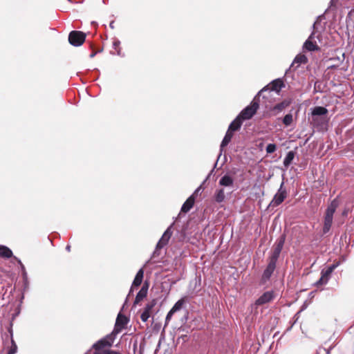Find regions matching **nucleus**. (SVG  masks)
Returning <instances> with one entry per match:
<instances>
[{
	"label": "nucleus",
	"mask_w": 354,
	"mask_h": 354,
	"mask_svg": "<svg viewBox=\"0 0 354 354\" xmlns=\"http://www.w3.org/2000/svg\"><path fill=\"white\" fill-rule=\"evenodd\" d=\"M286 241V235L282 234L273 245V250L281 253Z\"/></svg>",
	"instance_id": "20"
},
{
	"label": "nucleus",
	"mask_w": 354,
	"mask_h": 354,
	"mask_svg": "<svg viewBox=\"0 0 354 354\" xmlns=\"http://www.w3.org/2000/svg\"><path fill=\"white\" fill-rule=\"evenodd\" d=\"M283 183L281 184L280 188L278 189L277 194L274 196L273 199L270 203V206L277 207L281 204L288 196L287 191L283 188Z\"/></svg>",
	"instance_id": "6"
},
{
	"label": "nucleus",
	"mask_w": 354,
	"mask_h": 354,
	"mask_svg": "<svg viewBox=\"0 0 354 354\" xmlns=\"http://www.w3.org/2000/svg\"><path fill=\"white\" fill-rule=\"evenodd\" d=\"M120 41L118 39H114L113 41V49L111 50V53L112 55H121V48H120Z\"/></svg>",
	"instance_id": "24"
},
{
	"label": "nucleus",
	"mask_w": 354,
	"mask_h": 354,
	"mask_svg": "<svg viewBox=\"0 0 354 354\" xmlns=\"http://www.w3.org/2000/svg\"><path fill=\"white\" fill-rule=\"evenodd\" d=\"M86 35L79 30H73L68 35V42L74 46L82 45L86 39Z\"/></svg>",
	"instance_id": "5"
},
{
	"label": "nucleus",
	"mask_w": 354,
	"mask_h": 354,
	"mask_svg": "<svg viewBox=\"0 0 354 354\" xmlns=\"http://www.w3.org/2000/svg\"><path fill=\"white\" fill-rule=\"evenodd\" d=\"M232 137H233V133L231 132L230 131L227 130V131L226 132V134L221 144V150L230 142Z\"/></svg>",
	"instance_id": "25"
},
{
	"label": "nucleus",
	"mask_w": 354,
	"mask_h": 354,
	"mask_svg": "<svg viewBox=\"0 0 354 354\" xmlns=\"http://www.w3.org/2000/svg\"><path fill=\"white\" fill-rule=\"evenodd\" d=\"M95 53H92V54L91 55V57H94V56H95Z\"/></svg>",
	"instance_id": "42"
},
{
	"label": "nucleus",
	"mask_w": 354,
	"mask_h": 354,
	"mask_svg": "<svg viewBox=\"0 0 354 354\" xmlns=\"http://www.w3.org/2000/svg\"><path fill=\"white\" fill-rule=\"evenodd\" d=\"M14 258L17 260V263L19 264L20 267H21V264H23V263H22V262L21 261V260H20V259H17V257H15Z\"/></svg>",
	"instance_id": "40"
},
{
	"label": "nucleus",
	"mask_w": 354,
	"mask_h": 354,
	"mask_svg": "<svg viewBox=\"0 0 354 354\" xmlns=\"http://www.w3.org/2000/svg\"><path fill=\"white\" fill-rule=\"evenodd\" d=\"M171 232L169 229H167L164 232V234H162L161 239L158 242V243L156 245V250L161 249L164 246H165L168 243V242H169V239L171 238Z\"/></svg>",
	"instance_id": "14"
},
{
	"label": "nucleus",
	"mask_w": 354,
	"mask_h": 354,
	"mask_svg": "<svg viewBox=\"0 0 354 354\" xmlns=\"http://www.w3.org/2000/svg\"><path fill=\"white\" fill-rule=\"evenodd\" d=\"M328 113L327 109L323 106H315L312 111V123L315 126H319L324 122L325 118L323 117Z\"/></svg>",
	"instance_id": "3"
},
{
	"label": "nucleus",
	"mask_w": 354,
	"mask_h": 354,
	"mask_svg": "<svg viewBox=\"0 0 354 354\" xmlns=\"http://www.w3.org/2000/svg\"><path fill=\"white\" fill-rule=\"evenodd\" d=\"M259 108V100L255 97L250 104L243 109L238 115L243 121L251 119Z\"/></svg>",
	"instance_id": "1"
},
{
	"label": "nucleus",
	"mask_w": 354,
	"mask_h": 354,
	"mask_svg": "<svg viewBox=\"0 0 354 354\" xmlns=\"http://www.w3.org/2000/svg\"><path fill=\"white\" fill-rule=\"evenodd\" d=\"M234 184V179L230 176L225 174L219 180V185L223 187H231Z\"/></svg>",
	"instance_id": "19"
},
{
	"label": "nucleus",
	"mask_w": 354,
	"mask_h": 354,
	"mask_svg": "<svg viewBox=\"0 0 354 354\" xmlns=\"http://www.w3.org/2000/svg\"><path fill=\"white\" fill-rule=\"evenodd\" d=\"M150 315H151L150 313L143 310V312L142 313V314L140 315L141 320L144 322H146L148 320V319L149 318Z\"/></svg>",
	"instance_id": "32"
},
{
	"label": "nucleus",
	"mask_w": 354,
	"mask_h": 354,
	"mask_svg": "<svg viewBox=\"0 0 354 354\" xmlns=\"http://www.w3.org/2000/svg\"><path fill=\"white\" fill-rule=\"evenodd\" d=\"M17 351V346L13 339H11V346L10 347L8 354H15Z\"/></svg>",
	"instance_id": "30"
},
{
	"label": "nucleus",
	"mask_w": 354,
	"mask_h": 354,
	"mask_svg": "<svg viewBox=\"0 0 354 354\" xmlns=\"http://www.w3.org/2000/svg\"><path fill=\"white\" fill-rule=\"evenodd\" d=\"M187 301V297H182L180 299H179L174 305V306L171 308V309L173 310V311H174L175 313L180 310L182 308H183V306L184 305V304Z\"/></svg>",
	"instance_id": "26"
},
{
	"label": "nucleus",
	"mask_w": 354,
	"mask_h": 354,
	"mask_svg": "<svg viewBox=\"0 0 354 354\" xmlns=\"http://www.w3.org/2000/svg\"><path fill=\"white\" fill-rule=\"evenodd\" d=\"M113 343V338L111 335H106L104 338H102L97 341L93 345L94 349L93 353H100L104 351H106L109 347H111Z\"/></svg>",
	"instance_id": "4"
},
{
	"label": "nucleus",
	"mask_w": 354,
	"mask_h": 354,
	"mask_svg": "<svg viewBox=\"0 0 354 354\" xmlns=\"http://www.w3.org/2000/svg\"><path fill=\"white\" fill-rule=\"evenodd\" d=\"M276 264L275 263H273L272 261H268V264L263 271V273L261 277V282L263 283H266L271 277L272 274H273L275 268H276Z\"/></svg>",
	"instance_id": "12"
},
{
	"label": "nucleus",
	"mask_w": 354,
	"mask_h": 354,
	"mask_svg": "<svg viewBox=\"0 0 354 354\" xmlns=\"http://www.w3.org/2000/svg\"><path fill=\"white\" fill-rule=\"evenodd\" d=\"M335 268L336 265H332L328 267L326 270H323L322 271V276L320 279L316 283L317 286H319L326 284L328 282L331 273L333 272Z\"/></svg>",
	"instance_id": "10"
},
{
	"label": "nucleus",
	"mask_w": 354,
	"mask_h": 354,
	"mask_svg": "<svg viewBox=\"0 0 354 354\" xmlns=\"http://www.w3.org/2000/svg\"><path fill=\"white\" fill-rule=\"evenodd\" d=\"M279 255L280 253L279 252H277L274 250H273L271 256L269 257V261L277 263Z\"/></svg>",
	"instance_id": "29"
},
{
	"label": "nucleus",
	"mask_w": 354,
	"mask_h": 354,
	"mask_svg": "<svg viewBox=\"0 0 354 354\" xmlns=\"http://www.w3.org/2000/svg\"><path fill=\"white\" fill-rule=\"evenodd\" d=\"M225 198V192L223 189H216L214 193V200L216 202L220 203L224 201Z\"/></svg>",
	"instance_id": "23"
},
{
	"label": "nucleus",
	"mask_w": 354,
	"mask_h": 354,
	"mask_svg": "<svg viewBox=\"0 0 354 354\" xmlns=\"http://www.w3.org/2000/svg\"><path fill=\"white\" fill-rule=\"evenodd\" d=\"M148 288L149 284L147 281H145L136 297L134 305L139 304L144 298L147 297Z\"/></svg>",
	"instance_id": "13"
},
{
	"label": "nucleus",
	"mask_w": 354,
	"mask_h": 354,
	"mask_svg": "<svg viewBox=\"0 0 354 354\" xmlns=\"http://www.w3.org/2000/svg\"><path fill=\"white\" fill-rule=\"evenodd\" d=\"M294 157H295V152L292 151H290L286 158H284V160H283V165L286 167H288L292 162V160L294 159Z\"/></svg>",
	"instance_id": "27"
},
{
	"label": "nucleus",
	"mask_w": 354,
	"mask_h": 354,
	"mask_svg": "<svg viewBox=\"0 0 354 354\" xmlns=\"http://www.w3.org/2000/svg\"><path fill=\"white\" fill-rule=\"evenodd\" d=\"M277 149V146L275 144H268L266 147V152L268 153H274Z\"/></svg>",
	"instance_id": "31"
},
{
	"label": "nucleus",
	"mask_w": 354,
	"mask_h": 354,
	"mask_svg": "<svg viewBox=\"0 0 354 354\" xmlns=\"http://www.w3.org/2000/svg\"><path fill=\"white\" fill-rule=\"evenodd\" d=\"M242 123L243 120L237 116L230 124L228 131L233 133V131L239 130L241 128Z\"/></svg>",
	"instance_id": "18"
},
{
	"label": "nucleus",
	"mask_w": 354,
	"mask_h": 354,
	"mask_svg": "<svg viewBox=\"0 0 354 354\" xmlns=\"http://www.w3.org/2000/svg\"><path fill=\"white\" fill-rule=\"evenodd\" d=\"M93 354H100V353H93ZM100 354H121V353L120 351L106 349V351L101 352Z\"/></svg>",
	"instance_id": "34"
},
{
	"label": "nucleus",
	"mask_w": 354,
	"mask_h": 354,
	"mask_svg": "<svg viewBox=\"0 0 354 354\" xmlns=\"http://www.w3.org/2000/svg\"><path fill=\"white\" fill-rule=\"evenodd\" d=\"M155 304H155L154 300L150 303H148L147 304H146L144 310L151 313V311L152 308H153V306H155Z\"/></svg>",
	"instance_id": "33"
},
{
	"label": "nucleus",
	"mask_w": 354,
	"mask_h": 354,
	"mask_svg": "<svg viewBox=\"0 0 354 354\" xmlns=\"http://www.w3.org/2000/svg\"><path fill=\"white\" fill-rule=\"evenodd\" d=\"M284 86L283 82L281 79H276L271 82L269 84H268L266 86H265L263 88H262L258 93V95H260L264 91H276L277 93H279L281 89Z\"/></svg>",
	"instance_id": "7"
},
{
	"label": "nucleus",
	"mask_w": 354,
	"mask_h": 354,
	"mask_svg": "<svg viewBox=\"0 0 354 354\" xmlns=\"http://www.w3.org/2000/svg\"><path fill=\"white\" fill-rule=\"evenodd\" d=\"M333 346H331L328 348H320L319 350L323 349V351L325 352V354H330L331 350L333 349Z\"/></svg>",
	"instance_id": "36"
},
{
	"label": "nucleus",
	"mask_w": 354,
	"mask_h": 354,
	"mask_svg": "<svg viewBox=\"0 0 354 354\" xmlns=\"http://www.w3.org/2000/svg\"><path fill=\"white\" fill-rule=\"evenodd\" d=\"M274 298V293L273 291L265 292L261 296H260L252 305V306H258L266 304L272 301Z\"/></svg>",
	"instance_id": "8"
},
{
	"label": "nucleus",
	"mask_w": 354,
	"mask_h": 354,
	"mask_svg": "<svg viewBox=\"0 0 354 354\" xmlns=\"http://www.w3.org/2000/svg\"><path fill=\"white\" fill-rule=\"evenodd\" d=\"M66 250L68 252H70V251H71V245H68L66 247Z\"/></svg>",
	"instance_id": "41"
},
{
	"label": "nucleus",
	"mask_w": 354,
	"mask_h": 354,
	"mask_svg": "<svg viewBox=\"0 0 354 354\" xmlns=\"http://www.w3.org/2000/svg\"><path fill=\"white\" fill-rule=\"evenodd\" d=\"M293 121V117L291 113L286 114L283 118V123L286 126H290Z\"/></svg>",
	"instance_id": "28"
},
{
	"label": "nucleus",
	"mask_w": 354,
	"mask_h": 354,
	"mask_svg": "<svg viewBox=\"0 0 354 354\" xmlns=\"http://www.w3.org/2000/svg\"><path fill=\"white\" fill-rule=\"evenodd\" d=\"M307 62H308V58L306 57V56L303 54H299L295 57V58L292 64V66L293 67L295 64H297L296 68H297L301 64H306Z\"/></svg>",
	"instance_id": "21"
},
{
	"label": "nucleus",
	"mask_w": 354,
	"mask_h": 354,
	"mask_svg": "<svg viewBox=\"0 0 354 354\" xmlns=\"http://www.w3.org/2000/svg\"><path fill=\"white\" fill-rule=\"evenodd\" d=\"M290 104V101L288 100H284L280 103L277 104L276 105L270 108L269 111L272 115H277L281 111H283L286 108L289 106Z\"/></svg>",
	"instance_id": "11"
},
{
	"label": "nucleus",
	"mask_w": 354,
	"mask_h": 354,
	"mask_svg": "<svg viewBox=\"0 0 354 354\" xmlns=\"http://www.w3.org/2000/svg\"><path fill=\"white\" fill-rule=\"evenodd\" d=\"M21 268L22 274H23L24 277H25L26 276L27 273H26V268H25V266L24 264H21Z\"/></svg>",
	"instance_id": "37"
},
{
	"label": "nucleus",
	"mask_w": 354,
	"mask_h": 354,
	"mask_svg": "<svg viewBox=\"0 0 354 354\" xmlns=\"http://www.w3.org/2000/svg\"><path fill=\"white\" fill-rule=\"evenodd\" d=\"M175 313L174 311H173L172 309H171L169 313H167V317H166V323H167L171 319V317L172 315Z\"/></svg>",
	"instance_id": "35"
},
{
	"label": "nucleus",
	"mask_w": 354,
	"mask_h": 354,
	"mask_svg": "<svg viewBox=\"0 0 354 354\" xmlns=\"http://www.w3.org/2000/svg\"><path fill=\"white\" fill-rule=\"evenodd\" d=\"M128 322L129 319L125 315L119 313L116 319L113 332L115 333H120L122 329H124L126 327L127 324H128Z\"/></svg>",
	"instance_id": "9"
},
{
	"label": "nucleus",
	"mask_w": 354,
	"mask_h": 354,
	"mask_svg": "<svg viewBox=\"0 0 354 354\" xmlns=\"http://www.w3.org/2000/svg\"><path fill=\"white\" fill-rule=\"evenodd\" d=\"M144 277V271L143 269H140L137 272L135 279L133 281L132 286L131 288L130 292L132 291L133 287H138L142 283V279Z\"/></svg>",
	"instance_id": "16"
},
{
	"label": "nucleus",
	"mask_w": 354,
	"mask_h": 354,
	"mask_svg": "<svg viewBox=\"0 0 354 354\" xmlns=\"http://www.w3.org/2000/svg\"><path fill=\"white\" fill-rule=\"evenodd\" d=\"M337 205L335 202H332L331 204L327 207L325 216L324 223L323 227V233L326 234L330 229L333 223V214L336 210Z\"/></svg>",
	"instance_id": "2"
},
{
	"label": "nucleus",
	"mask_w": 354,
	"mask_h": 354,
	"mask_svg": "<svg viewBox=\"0 0 354 354\" xmlns=\"http://www.w3.org/2000/svg\"><path fill=\"white\" fill-rule=\"evenodd\" d=\"M337 0H331L330 1V6H333L337 3Z\"/></svg>",
	"instance_id": "38"
},
{
	"label": "nucleus",
	"mask_w": 354,
	"mask_h": 354,
	"mask_svg": "<svg viewBox=\"0 0 354 354\" xmlns=\"http://www.w3.org/2000/svg\"><path fill=\"white\" fill-rule=\"evenodd\" d=\"M14 258L17 260V263L19 264L20 267H21V264H23V263H22V262L21 261V260H20V259H17V257H15Z\"/></svg>",
	"instance_id": "39"
},
{
	"label": "nucleus",
	"mask_w": 354,
	"mask_h": 354,
	"mask_svg": "<svg viewBox=\"0 0 354 354\" xmlns=\"http://www.w3.org/2000/svg\"><path fill=\"white\" fill-rule=\"evenodd\" d=\"M0 257L8 259L12 257V250L7 246L0 245Z\"/></svg>",
	"instance_id": "22"
},
{
	"label": "nucleus",
	"mask_w": 354,
	"mask_h": 354,
	"mask_svg": "<svg viewBox=\"0 0 354 354\" xmlns=\"http://www.w3.org/2000/svg\"><path fill=\"white\" fill-rule=\"evenodd\" d=\"M312 37L310 36L304 43V48L308 51H315L319 49V46L315 41L311 40Z\"/></svg>",
	"instance_id": "17"
},
{
	"label": "nucleus",
	"mask_w": 354,
	"mask_h": 354,
	"mask_svg": "<svg viewBox=\"0 0 354 354\" xmlns=\"http://www.w3.org/2000/svg\"><path fill=\"white\" fill-rule=\"evenodd\" d=\"M195 203V198L194 195L190 196L183 203L181 207V212L183 213L188 212L194 206Z\"/></svg>",
	"instance_id": "15"
}]
</instances>
